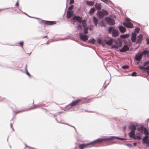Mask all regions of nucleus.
I'll return each instance as SVG.
<instances>
[{"mask_svg":"<svg viewBox=\"0 0 149 149\" xmlns=\"http://www.w3.org/2000/svg\"><path fill=\"white\" fill-rule=\"evenodd\" d=\"M97 15H98L100 17H102L104 16L102 11H99L97 12Z\"/></svg>","mask_w":149,"mask_h":149,"instance_id":"cd10ccee","label":"nucleus"},{"mask_svg":"<svg viewBox=\"0 0 149 149\" xmlns=\"http://www.w3.org/2000/svg\"><path fill=\"white\" fill-rule=\"evenodd\" d=\"M10 127L11 128H12L13 130V131H14V129L13 128V124L12 123L10 124Z\"/></svg>","mask_w":149,"mask_h":149,"instance_id":"09e8293b","label":"nucleus"},{"mask_svg":"<svg viewBox=\"0 0 149 149\" xmlns=\"http://www.w3.org/2000/svg\"><path fill=\"white\" fill-rule=\"evenodd\" d=\"M129 49V48L127 45H125L120 51V52H124L128 50Z\"/></svg>","mask_w":149,"mask_h":149,"instance_id":"ddd939ff","label":"nucleus"},{"mask_svg":"<svg viewBox=\"0 0 149 149\" xmlns=\"http://www.w3.org/2000/svg\"><path fill=\"white\" fill-rule=\"evenodd\" d=\"M94 2L92 1H86L87 4L89 6H93L94 4Z\"/></svg>","mask_w":149,"mask_h":149,"instance_id":"5701e85b","label":"nucleus"},{"mask_svg":"<svg viewBox=\"0 0 149 149\" xmlns=\"http://www.w3.org/2000/svg\"><path fill=\"white\" fill-rule=\"evenodd\" d=\"M74 2V0H70V4H73Z\"/></svg>","mask_w":149,"mask_h":149,"instance_id":"37998d69","label":"nucleus"},{"mask_svg":"<svg viewBox=\"0 0 149 149\" xmlns=\"http://www.w3.org/2000/svg\"><path fill=\"white\" fill-rule=\"evenodd\" d=\"M143 54L140 52L136 54L135 56V59L138 61H139L142 59Z\"/></svg>","mask_w":149,"mask_h":149,"instance_id":"6e6552de","label":"nucleus"},{"mask_svg":"<svg viewBox=\"0 0 149 149\" xmlns=\"http://www.w3.org/2000/svg\"><path fill=\"white\" fill-rule=\"evenodd\" d=\"M102 12L103 13L104 16L108 14V12L105 10H102Z\"/></svg>","mask_w":149,"mask_h":149,"instance_id":"7c9ffc66","label":"nucleus"},{"mask_svg":"<svg viewBox=\"0 0 149 149\" xmlns=\"http://www.w3.org/2000/svg\"><path fill=\"white\" fill-rule=\"evenodd\" d=\"M118 28L120 32L122 33H124L126 30L125 28L122 26H119Z\"/></svg>","mask_w":149,"mask_h":149,"instance_id":"dca6fc26","label":"nucleus"},{"mask_svg":"<svg viewBox=\"0 0 149 149\" xmlns=\"http://www.w3.org/2000/svg\"><path fill=\"white\" fill-rule=\"evenodd\" d=\"M135 135V131L134 130H132L131 132L129 133V136L131 138H133Z\"/></svg>","mask_w":149,"mask_h":149,"instance_id":"412c9836","label":"nucleus"},{"mask_svg":"<svg viewBox=\"0 0 149 149\" xmlns=\"http://www.w3.org/2000/svg\"><path fill=\"white\" fill-rule=\"evenodd\" d=\"M106 86L103 87V90L104 89L106 88Z\"/></svg>","mask_w":149,"mask_h":149,"instance_id":"13d9d810","label":"nucleus"},{"mask_svg":"<svg viewBox=\"0 0 149 149\" xmlns=\"http://www.w3.org/2000/svg\"><path fill=\"white\" fill-rule=\"evenodd\" d=\"M136 144H137V143H133V145H134V146H136Z\"/></svg>","mask_w":149,"mask_h":149,"instance_id":"5fc2aeb1","label":"nucleus"},{"mask_svg":"<svg viewBox=\"0 0 149 149\" xmlns=\"http://www.w3.org/2000/svg\"><path fill=\"white\" fill-rule=\"evenodd\" d=\"M143 127L141 126L138 128L137 130L139 132L141 133L143 132Z\"/></svg>","mask_w":149,"mask_h":149,"instance_id":"b1692460","label":"nucleus"},{"mask_svg":"<svg viewBox=\"0 0 149 149\" xmlns=\"http://www.w3.org/2000/svg\"><path fill=\"white\" fill-rule=\"evenodd\" d=\"M83 103L81 99H78L73 101L72 102L70 103L69 105L71 107H73L76 105H79Z\"/></svg>","mask_w":149,"mask_h":149,"instance_id":"7ed1b4c3","label":"nucleus"},{"mask_svg":"<svg viewBox=\"0 0 149 149\" xmlns=\"http://www.w3.org/2000/svg\"><path fill=\"white\" fill-rule=\"evenodd\" d=\"M148 73L149 74V71H148Z\"/></svg>","mask_w":149,"mask_h":149,"instance_id":"680f3d73","label":"nucleus"},{"mask_svg":"<svg viewBox=\"0 0 149 149\" xmlns=\"http://www.w3.org/2000/svg\"><path fill=\"white\" fill-rule=\"evenodd\" d=\"M109 33H110L112 32V36L113 37H116L118 36V31L114 29V28L112 27H110L108 30Z\"/></svg>","mask_w":149,"mask_h":149,"instance_id":"f03ea898","label":"nucleus"},{"mask_svg":"<svg viewBox=\"0 0 149 149\" xmlns=\"http://www.w3.org/2000/svg\"><path fill=\"white\" fill-rule=\"evenodd\" d=\"M145 69L146 70H149V65L145 67Z\"/></svg>","mask_w":149,"mask_h":149,"instance_id":"603ef678","label":"nucleus"},{"mask_svg":"<svg viewBox=\"0 0 149 149\" xmlns=\"http://www.w3.org/2000/svg\"><path fill=\"white\" fill-rule=\"evenodd\" d=\"M3 98L2 97H0V101H2Z\"/></svg>","mask_w":149,"mask_h":149,"instance_id":"864d4df0","label":"nucleus"},{"mask_svg":"<svg viewBox=\"0 0 149 149\" xmlns=\"http://www.w3.org/2000/svg\"><path fill=\"white\" fill-rule=\"evenodd\" d=\"M95 11L94 8H91L90 10V13L91 15L93 14Z\"/></svg>","mask_w":149,"mask_h":149,"instance_id":"c85d7f7f","label":"nucleus"},{"mask_svg":"<svg viewBox=\"0 0 149 149\" xmlns=\"http://www.w3.org/2000/svg\"><path fill=\"white\" fill-rule=\"evenodd\" d=\"M111 138H103L97 139L93 142H90L87 143H84L79 144V149H84L85 148L88 147L90 145L95 144L96 143H100L104 141H107L111 140Z\"/></svg>","mask_w":149,"mask_h":149,"instance_id":"f257e3e1","label":"nucleus"},{"mask_svg":"<svg viewBox=\"0 0 149 149\" xmlns=\"http://www.w3.org/2000/svg\"><path fill=\"white\" fill-rule=\"evenodd\" d=\"M133 139H138L139 140H140L141 139V136L139 133H137L133 137Z\"/></svg>","mask_w":149,"mask_h":149,"instance_id":"9b49d317","label":"nucleus"},{"mask_svg":"<svg viewBox=\"0 0 149 149\" xmlns=\"http://www.w3.org/2000/svg\"><path fill=\"white\" fill-rule=\"evenodd\" d=\"M73 7H74V6L71 5L69 7L68 10H72L73 8Z\"/></svg>","mask_w":149,"mask_h":149,"instance_id":"4c0bfd02","label":"nucleus"},{"mask_svg":"<svg viewBox=\"0 0 149 149\" xmlns=\"http://www.w3.org/2000/svg\"><path fill=\"white\" fill-rule=\"evenodd\" d=\"M105 20L107 22L109 25H113L115 24V22L113 19L109 17L105 18Z\"/></svg>","mask_w":149,"mask_h":149,"instance_id":"20e7f679","label":"nucleus"},{"mask_svg":"<svg viewBox=\"0 0 149 149\" xmlns=\"http://www.w3.org/2000/svg\"><path fill=\"white\" fill-rule=\"evenodd\" d=\"M118 139H121V140H123V138H120V139L118 138Z\"/></svg>","mask_w":149,"mask_h":149,"instance_id":"bf43d9fd","label":"nucleus"},{"mask_svg":"<svg viewBox=\"0 0 149 149\" xmlns=\"http://www.w3.org/2000/svg\"><path fill=\"white\" fill-rule=\"evenodd\" d=\"M101 1L106 3H107L108 2V0H101Z\"/></svg>","mask_w":149,"mask_h":149,"instance_id":"49530a36","label":"nucleus"},{"mask_svg":"<svg viewBox=\"0 0 149 149\" xmlns=\"http://www.w3.org/2000/svg\"><path fill=\"white\" fill-rule=\"evenodd\" d=\"M79 37L81 40L84 41H87L88 39V36L86 35H84L83 34H81L79 35Z\"/></svg>","mask_w":149,"mask_h":149,"instance_id":"423d86ee","label":"nucleus"},{"mask_svg":"<svg viewBox=\"0 0 149 149\" xmlns=\"http://www.w3.org/2000/svg\"><path fill=\"white\" fill-rule=\"evenodd\" d=\"M148 64H149V61H148L145 62L144 64V65L145 66H147Z\"/></svg>","mask_w":149,"mask_h":149,"instance_id":"a19ab883","label":"nucleus"},{"mask_svg":"<svg viewBox=\"0 0 149 149\" xmlns=\"http://www.w3.org/2000/svg\"><path fill=\"white\" fill-rule=\"evenodd\" d=\"M143 133L145 134L146 135L149 136V132L147 129L145 127L143 128Z\"/></svg>","mask_w":149,"mask_h":149,"instance_id":"4be33fe9","label":"nucleus"},{"mask_svg":"<svg viewBox=\"0 0 149 149\" xmlns=\"http://www.w3.org/2000/svg\"><path fill=\"white\" fill-rule=\"evenodd\" d=\"M127 145L130 148H131L133 146L132 145V144H127Z\"/></svg>","mask_w":149,"mask_h":149,"instance_id":"de8ad7c7","label":"nucleus"},{"mask_svg":"<svg viewBox=\"0 0 149 149\" xmlns=\"http://www.w3.org/2000/svg\"><path fill=\"white\" fill-rule=\"evenodd\" d=\"M97 41L98 43L102 45L103 47L105 45L106 42L105 40H102L99 38L98 39Z\"/></svg>","mask_w":149,"mask_h":149,"instance_id":"1a4fd4ad","label":"nucleus"},{"mask_svg":"<svg viewBox=\"0 0 149 149\" xmlns=\"http://www.w3.org/2000/svg\"><path fill=\"white\" fill-rule=\"evenodd\" d=\"M136 73L135 72H133L132 74L131 75L132 76H136Z\"/></svg>","mask_w":149,"mask_h":149,"instance_id":"58836bf2","label":"nucleus"},{"mask_svg":"<svg viewBox=\"0 0 149 149\" xmlns=\"http://www.w3.org/2000/svg\"><path fill=\"white\" fill-rule=\"evenodd\" d=\"M127 35H121L120 36V37L121 38H125L127 37Z\"/></svg>","mask_w":149,"mask_h":149,"instance_id":"c9c22d12","label":"nucleus"},{"mask_svg":"<svg viewBox=\"0 0 149 149\" xmlns=\"http://www.w3.org/2000/svg\"><path fill=\"white\" fill-rule=\"evenodd\" d=\"M73 14V12L72 11H68L67 12V16L68 18H70Z\"/></svg>","mask_w":149,"mask_h":149,"instance_id":"4468645a","label":"nucleus"},{"mask_svg":"<svg viewBox=\"0 0 149 149\" xmlns=\"http://www.w3.org/2000/svg\"><path fill=\"white\" fill-rule=\"evenodd\" d=\"M116 45H113V47L115 48H118V47H121L122 46V44L120 42H115Z\"/></svg>","mask_w":149,"mask_h":149,"instance_id":"f8f14e48","label":"nucleus"},{"mask_svg":"<svg viewBox=\"0 0 149 149\" xmlns=\"http://www.w3.org/2000/svg\"><path fill=\"white\" fill-rule=\"evenodd\" d=\"M136 34L135 33H132V37L131 40L132 42H135L136 38Z\"/></svg>","mask_w":149,"mask_h":149,"instance_id":"2eb2a0df","label":"nucleus"},{"mask_svg":"<svg viewBox=\"0 0 149 149\" xmlns=\"http://www.w3.org/2000/svg\"><path fill=\"white\" fill-rule=\"evenodd\" d=\"M73 20L77 21L78 22L81 23L82 18L78 16H74L73 18Z\"/></svg>","mask_w":149,"mask_h":149,"instance_id":"9d476101","label":"nucleus"},{"mask_svg":"<svg viewBox=\"0 0 149 149\" xmlns=\"http://www.w3.org/2000/svg\"><path fill=\"white\" fill-rule=\"evenodd\" d=\"M113 41L114 40L113 39H110L108 41H106V44L108 45H110L112 44Z\"/></svg>","mask_w":149,"mask_h":149,"instance_id":"a211bd4d","label":"nucleus"},{"mask_svg":"<svg viewBox=\"0 0 149 149\" xmlns=\"http://www.w3.org/2000/svg\"><path fill=\"white\" fill-rule=\"evenodd\" d=\"M129 128L131 129L132 130H134V131L136 129V127L134 125H131L129 127Z\"/></svg>","mask_w":149,"mask_h":149,"instance_id":"393cba45","label":"nucleus"},{"mask_svg":"<svg viewBox=\"0 0 149 149\" xmlns=\"http://www.w3.org/2000/svg\"><path fill=\"white\" fill-rule=\"evenodd\" d=\"M146 40L147 42V44H148V45H149V39H146Z\"/></svg>","mask_w":149,"mask_h":149,"instance_id":"8fccbe9b","label":"nucleus"},{"mask_svg":"<svg viewBox=\"0 0 149 149\" xmlns=\"http://www.w3.org/2000/svg\"><path fill=\"white\" fill-rule=\"evenodd\" d=\"M35 108V107H33V108H30L29 109V110H31V109H34Z\"/></svg>","mask_w":149,"mask_h":149,"instance_id":"6e6d98bb","label":"nucleus"},{"mask_svg":"<svg viewBox=\"0 0 149 149\" xmlns=\"http://www.w3.org/2000/svg\"><path fill=\"white\" fill-rule=\"evenodd\" d=\"M78 28L81 29L82 28V26L80 25H78Z\"/></svg>","mask_w":149,"mask_h":149,"instance_id":"3c124183","label":"nucleus"},{"mask_svg":"<svg viewBox=\"0 0 149 149\" xmlns=\"http://www.w3.org/2000/svg\"><path fill=\"white\" fill-rule=\"evenodd\" d=\"M95 8L97 10H100L101 9V6L100 3H96L95 5Z\"/></svg>","mask_w":149,"mask_h":149,"instance_id":"aec40b11","label":"nucleus"},{"mask_svg":"<svg viewBox=\"0 0 149 149\" xmlns=\"http://www.w3.org/2000/svg\"><path fill=\"white\" fill-rule=\"evenodd\" d=\"M19 44L21 47H22L23 45L24 42H23L22 41L19 42Z\"/></svg>","mask_w":149,"mask_h":149,"instance_id":"ea45409f","label":"nucleus"},{"mask_svg":"<svg viewBox=\"0 0 149 149\" xmlns=\"http://www.w3.org/2000/svg\"><path fill=\"white\" fill-rule=\"evenodd\" d=\"M129 66L127 65H124L122 67V68L124 69H128L129 68Z\"/></svg>","mask_w":149,"mask_h":149,"instance_id":"f704fd0d","label":"nucleus"},{"mask_svg":"<svg viewBox=\"0 0 149 149\" xmlns=\"http://www.w3.org/2000/svg\"><path fill=\"white\" fill-rule=\"evenodd\" d=\"M15 6L17 7H18L19 6V0L17 1L16 3Z\"/></svg>","mask_w":149,"mask_h":149,"instance_id":"c03bdc74","label":"nucleus"},{"mask_svg":"<svg viewBox=\"0 0 149 149\" xmlns=\"http://www.w3.org/2000/svg\"><path fill=\"white\" fill-rule=\"evenodd\" d=\"M141 53L143 54H143L145 55L149 54V52L147 50H144L143 51V52L142 53L141 52Z\"/></svg>","mask_w":149,"mask_h":149,"instance_id":"2f4dec72","label":"nucleus"},{"mask_svg":"<svg viewBox=\"0 0 149 149\" xmlns=\"http://www.w3.org/2000/svg\"><path fill=\"white\" fill-rule=\"evenodd\" d=\"M142 38V36L141 35H140L138 37V38L136 40V43H139L141 42Z\"/></svg>","mask_w":149,"mask_h":149,"instance_id":"6ab92c4d","label":"nucleus"},{"mask_svg":"<svg viewBox=\"0 0 149 149\" xmlns=\"http://www.w3.org/2000/svg\"><path fill=\"white\" fill-rule=\"evenodd\" d=\"M140 30L139 28H137L135 29V31L138 33Z\"/></svg>","mask_w":149,"mask_h":149,"instance_id":"79ce46f5","label":"nucleus"},{"mask_svg":"<svg viewBox=\"0 0 149 149\" xmlns=\"http://www.w3.org/2000/svg\"><path fill=\"white\" fill-rule=\"evenodd\" d=\"M124 26L130 28H133V25L129 21H127L123 23Z\"/></svg>","mask_w":149,"mask_h":149,"instance_id":"39448f33","label":"nucleus"},{"mask_svg":"<svg viewBox=\"0 0 149 149\" xmlns=\"http://www.w3.org/2000/svg\"><path fill=\"white\" fill-rule=\"evenodd\" d=\"M93 19L94 23L95 24V26H97L98 21L97 19L95 17H93Z\"/></svg>","mask_w":149,"mask_h":149,"instance_id":"bb28decb","label":"nucleus"},{"mask_svg":"<svg viewBox=\"0 0 149 149\" xmlns=\"http://www.w3.org/2000/svg\"><path fill=\"white\" fill-rule=\"evenodd\" d=\"M88 28H85L84 29V33L85 34H87L88 33Z\"/></svg>","mask_w":149,"mask_h":149,"instance_id":"72a5a7b5","label":"nucleus"},{"mask_svg":"<svg viewBox=\"0 0 149 149\" xmlns=\"http://www.w3.org/2000/svg\"><path fill=\"white\" fill-rule=\"evenodd\" d=\"M25 70L26 74L29 76H30V74L28 72V71L27 70V65H26L25 68Z\"/></svg>","mask_w":149,"mask_h":149,"instance_id":"473e14b6","label":"nucleus"},{"mask_svg":"<svg viewBox=\"0 0 149 149\" xmlns=\"http://www.w3.org/2000/svg\"><path fill=\"white\" fill-rule=\"evenodd\" d=\"M89 42L90 43H92L93 44H95V40L93 38L89 40Z\"/></svg>","mask_w":149,"mask_h":149,"instance_id":"c756f323","label":"nucleus"},{"mask_svg":"<svg viewBox=\"0 0 149 149\" xmlns=\"http://www.w3.org/2000/svg\"><path fill=\"white\" fill-rule=\"evenodd\" d=\"M23 111H19L18 112H17V113H19V112H22Z\"/></svg>","mask_w":149,"mask_h":149,"instance_id":"4d7b16f0","label":"nucleus"},{"mask_svg":"<svg viewBox=\"0 0 149 149\" xmlns=\"http://www.w3.org/2000/svg\"><path fill=\"white\" fill-rule=\"evenodd\" d=\"M139 68L141 70L145 69V68L143 65L139 66Z\"/></svg>","mask_w":149,"mask_h":149,"instance_id":"e433bc0d","label":"nucleus"},{"mask_svg":"<svg viewBox=\"0 0 149 149\" xmlns=\"http://www.w3.org/2000/svg\"><path fill=\"white\" fill-rule=\"evenodd\" d=\"M42 22L45 24L47 25H52L56 24L55 21H50L45 20H42Z\"/></svg>","mask_w":149,"mask_h":149,"instance_id":"0eeeda50","label":"nucleus"},{"mask_svg":"<svg viewBox=\"0 0 149 149\" xmlns=\"http://www.w3.org/2000/svg\"><path fill=\"white\" fill-rule=\"evenodd\" d=\"M149 138V136H148L145 135V136L143 139L142 141L143 143L144 144V143H146V141H148V139Z\"/></svg>","mask_w":149,"mask_h":149,"instance_id":"f3484780","label":"nucleus"},{"mask_svg":"<svg viewBox=\"0 0 149 149\" xmlns=\"http://www.w3.org/2000/svg\"><path fill=\"white\" fill-rule=\"evenodd\" d=\"M90 30H92V28H91V27H90Z\"/></svg>","mask_w":149,"mask_h":149,"instance_id":"052dcab7","label":"nucleus"},{"mask_svg":"<svg viewBox=\"0 0 149 149\" xmlns=\"http://www.w3.org/2000/svg\"><path fill=\"white\" fill-rule=\"evenodd\" d=\"M144 143L146 144L147 146H149V140Z\"/></svg>","mask_w":149,"mask_h":149,"instance_id":"a18cd8bd","label":"nucleus"},{"mask_svg":"<svg viewBox=\"0 0 149 149\" xmlns=\"http://www.w3.org/2000/svg\"><path fill=\"white\" fill-rule=\"evenodd\" d=\"M81 23H82V26L84 27H85L86 25V21L85 20H83L81 21Z\"/></svg>","mask_w":149,"mask_h":149,"instance_id":"a878e982","label":"nucleus"}]
</instances>
